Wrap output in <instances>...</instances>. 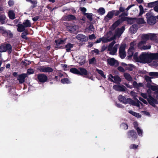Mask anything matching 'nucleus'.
I'll use <instances>...</instances> for the list:
<instances>
[{
	"label": "nucleus",
	"instance_id": "obj_1",
	"mask_svg": "<svg viewBox=\"0 0 158 158\" xmlns=\"http://www.w3.org/2000/svg\"><path fill=\"white\" fill-rule=\"evenodd\" d=\"M152 60H158V53L142 52L139 56V61L143 63H148Z\"/></svg>",
	"mask_w": 158,
	"mask_h": 158
},
{
	"label": "nucleus",
	"instance_id": "obj_2",
	"mask_svg": "<svg viewBox=\"0 0 158 158\" xmlns=\"http://www.w3.org/2000/svg\"><path fill=\"white\" fill-rule=\"evenodd\" d=\"M124 30L125 28L124 27H122L121 28L117 29L115 31V32L113 36L110 38H109L108 37H103L102 38V42L103 43H107L110 42L117 38H119L123 33Z\"/></svg>",
	"mask_w": 158,
	"mask_h": 158
},
{
	"label": "nucleus",
	"instance_id": "obj_3",
	"mask_svg": "<svg viewBox=\"0 0 158 158\" xmlns=\"http://www.w3.org/2000/svg\"><path fill=\"white\" fill-rule=\"evenodd\" d=\"M115 43L114 41H113L110 43L107 48L108 50L110 52V53L112 55L115 54L117 52V49L119 46V44H117L113 47Z\"/></svg>",
	"mask_w": 158,
	"mask_h": 158
},
{
	"label": "nucleus",
	"instance_id": "obj_4",
	"mask_svg": "<svg viewBox=\"0 0 158 158\" xmlns=\"http://www.w3.org/2000/svg\"><path fill=\"white\" fill-rule=\"evenodd\" d=\"M147 23L150 25H153L156 23V19L151 11L147 13L146 15Z\"/></svg>",
	"mask_w": 158,
	"mask_h": 158
},
{
	"label": "nucleus",
	"instance_id": "obj_5",
	"mask_svg": "<svg viewBox=\"0 0 158 158\" xmlns=\"http://www.w3.org/2000/svg\"><path fill=\"white\" fill-rule=\"evenodd\" d=\"M135 44V43L134 42H132L130 44V47L127 52V57L128 58V59L131 58L132 57L133 54L134 52V46Z\"/></svg>",
	"mask_w": 158,
	"mask_h": 158
},
{
	"label": "nucleus",
	"instance_id": "obj_6",
	"mask_svg": "<svg viewBox=\"0 0 158 158\" xmlns=\"http://www.w3.org/2000/svg\"><path fill=\"white\" fill-rule=\"evenodd\" d=\"M126 47L125 44H122L119 49V54L120 57L122 59L124 58L126 56V53L125 49Z\"/></svg>",
	"mask_w": 158,
	"mask_h": 158
},
{
	"label": "nucleus",
	"instance_id": "obj_7",
	"mask_svg": "<svg viewBox=\"0 0 158 158\" xmlns=\"http://www.w3.org/2000/svg\"><path fill=\"white\" fill-rule=\"evenodd\" d=\"M108 78L110 81L116 83H119L121 81V78L118 76H113L111 74L108 76Z\"/></svg>",
	"mask_w": 158,
	"mask_h": 158
},
{
	"label": "nucleus",
	"instance_id": "obj_8",
	"mask_svg": "<svg viewBox=\"0 0 158 158\" xmlns=\"http://www.w3.org/2000/svg\"><path fill=\"white\" fill-rule=\"evenodd\" d=\"M78 74L82 76L85 75V77L92 79L91 77H89V73H88L87 70L84 68H80L79 69Z\"/></svg>",
	"mask_w": 158,
	"mask_h": 158
},
{
	"label": "nucleus",
	"instance_id": "obj_9",
	"mask_svg": "<svg viewBox=\"0 0 158 158\" xmlns=\"http://www.w3.org/2000/svg\"><path fill=\"white\" fill-rule=\"evenodd\" d=\"M142 38L144 40L150 39L152 40H155L156 38V35L153 34H144L142 35Z\"/></svg>",
	"mask_w": 158,
	"mask_h": 158
},
{
	"label": "nucleus",
	"instance_id": "obj_10",
	"mask_svg": "<svg viewBox=\"0 0 158 158\" xmlns=\"http://www.w3.org/2000/svg\"><path fill=\"white\" fill-rule=\"evenodd\" d=\"M119 101L124 104L130 103L131 101V99L130 98L126 99L122 95H119L118 97Z\"/></svg>",
	"mask_w": 158,
	"mask_h": 158
},
{
	"label": "nucleus",
	"instance_id": "obj_11",
	"mask_svg": "<svg viewBox=\"0 0 158 158\" xmlns=\"http://www.w3.org/2000/svg\"><path fill=\"white\" fill-rule=\"evenodd\" d=\"M127 135L128 137L132 140H135L137 138L136 133L132 130L129 131Z\"/></svg>",
	"mask_w": 158,
	"mask_h": 158
},
{
	"label": "nucleus",
	"instance_id": "obj_12",
	"mask_svg": "<svg viewBox=\"0 0 158 158\" xmlns=\"http://www.w3.org/2000/svg\"><path fill=\"white\" fill-rule=\"evenodd\" d=\"M39 70L42 72H50L53 71V69L50 67L42 66L39 68Z\"/></svg>",
	"mask_w": 158,
	"mask_h": 158
},
{
	"label": "nucleus",
	"instance_id": "obj_13",
	"mask_svg": "<svg viewBox=\"0 0 158 158\" xmlns=\"http://www.w3.org/2000/svg\"><path fill=\"white\" fill-rule=\"evenodd\" d=\"M76 38L81 41H86L88 40L87 37L82 34H79L76 36Z\"/></svg>",
	"mask_w": 158,
	"mask_h": 158
},
{
	"label": "nucleus",
	"instance_id": "obj_14",
	"mask_svg": "<svg viewBox=\"0 0 158 158\" xmlns=\"http://www.w3.org/2000/svg\"><path fill=\"white\" fill-rule=\"evenodd\" d=\"M107 62L111 65L117 66L118 64V61L114 58H110L108 59Z\"/></svg>",
	"mask_w": 158,
	"mask_h": 158
},
{
	"label": "nucleus",
	"instance_id": "obj_15",
	"mask_svg": "<svg viewBox=\"0 0 158 158\" xmlns=\"http://www.w3.org/2000/svg\"><path fill=\"white\" fill-rule=\"evenodd\" d=\"M10 49V45L8 44H4L0 46V52H4Z\"/></svg>",
	"mask_w": 158,
	"mask_h": 158
},
{
	"label": "nucleus",
	"instance_id": "obj_16",
	"mask_svg": "<svg viewBox=\"0 0 158 158\" xmlns=\"http://www.w3.org/2000/svg\"><path fill=\"white\" fill-rule=\"evenodd\" d=\"M38 78L40 82H44L47 80V77L44 74H40L38 75Z\"/></svg>",
	"mask_w": 158,
	"mask_h": 158
},
{
	"label": "nucleus",
	"instance_id": "obj_17",
	"mask_svg": "<svg viewBox=\"0 0 158 158\" xmlns=\"http://www.w3.org/2000/svg\"><path fill=\"white\" fill-rule=\"evenodd\" d=\"M27 76L26 73H23L19 75L18 77V80L20 83H23L25 81V78Z\"/></svg>",
	"mask_w": 158,
	"mask_h": 158
},
{
	"label": "nucleus",
	"instance_id": "obj_18",
	"mask_svg": "<svg viewBox=\"0 0 158 158\" xmlns=\"http://www.w3.org/2000/svg\"><path fill=\"white\" fill-rule=\"evenodd\" d=\"M114 89L116 90L123 91L125 90V87L123 85H115L113 86Z\"/></svg>",
	"mask_w": 158,
	"mask_h": 158
},
{
	"label": "nucleus",
	"instance_id": "obj_19",
	"mask_svg": "<svg viewBox=\"0 0 158 158\" xmlns=\"http://www.w3.org/2000/svg\"><path fill=\"white\" fill-rule=\"evenodd\" d=\"M148 101L149 103L153 106H155V104H157V100L153 98L152 97L148 98Z\"/></svg>",
	"mask_w": 158,
	"mask_h": 158
},
{
	"label": "nucleus",
	"instance_id": "obj_20",
	"mask_svg": "<svg viewBox=\"0 0 158 158\" xmlns=\"http://www.w3.org/2000/svg\"><path fill=\"white\" fill-rule=\"evenodd\" d=\"M112 10L109 12L107 15L105 16L104 19L106 21H108L114 15Z\"/></svg>",
	"mask_w": 158,
	"mask_h": 158
},
{
	"label": "nucleus",
	"instance_id": "obj_21",
	"mask_svg": "<svg viewBox=\"0 0 158 158\" xmlns=\"http://www.w3.org/2000/svg\"><path fill=\"white\" fill-rule=\"evenodd\" d=\"M136 18H128L126 17L124 18V20L127 21V23L130 24H132L134 22H136Z\"/></svg>",
	"mask_w": 158,
	"mask_h": 158
},
{
	"label": "nucleus",
	"instance_id": "obj_22",
	"mask_svg": "<svg viewBox=\"0 0 158 158\" xmlns=\"http://www.w3.org/2000/svg\"><path fill=\"white\" fill-rule=\"evenodd\" d=\"M138 28V27L136 25H132L130 28V31L132 33H135Z\"/></svg>",
	"mask_w": 158,
	"mask_h": 158
},
{
	"label": "nucleus",
	"instance_id": "obj_23",
	"mask_svg": "<svg viewBox=\"0 0 158 158\" xmlns=\"http://www.w3.org/2000/svg\"><path fill=\"white\" fill-rule=\"evenodd\" d=\"M68 29L71 32H73L77 29L78 27L76 26H69L68 27Z\"/></svg>",
	"mask_w": 158,
	"mask_h": 158
},
{
	"label": "nucleus",
	"instance_id": "obj_24",
	"mask_svg": "<svg viewBox=\"0 0 158 158\" xmlns=\"http://www.w3.org/2000/svg\"><path fill=\"white\" fill-rule=\"evenodd\" d=\"M147 87L148 89H150L153 91H157L158 90V87L156 85H152L149 84L147 85Z\"/></svg>",
	"mask_w": 158,
	"mask_h": 158
},
{
	"label": "nucleus",
	"instance_id": "obj_25",
	"mask_svg": "<svg viewBox=\"0 0 158 158\" xmlns=\"http://www.w3.org/2000/svg\"><path fill=\"white\" fill-rule=\"evenodd\" d=\"M129 112L133 115L136 117L138 118H139L141 117V115L139 113H136L132 110L129 111Z\"/></svg>",
	"mask_w": 158,
	"mask_h": 158
},
{
	"label": "nucleus",
	"instance_id": "obj_26",
	"mask_svg": "<svg viewBox=\"0 0 158 158\" xmlns=\"http://www.w3.org/2000/svg\"><path fill=\"white\" fill-rule=\"evenodd\" d=\"M75 19L74 16L72 15H69L65 16L64 19L66 20H71Z\"/></svg>",
	"mask_w": 158,
	"mask_h": 158
},
{
	"label": "nucleus",
	"instance_id": "obj_27",
	"mask_svg": "<svg viewBox=\"0 0 158 158\" xmlns=\"http://www.w3.org/2000/svg\"><path fill=\"white\" fill-rule=\"evenodd\" d=\"M130 104L134 106H135L138 107H139L140 106V104H142V103L138 100H137V102H136L133 101L132 99L131 101L130 102Z\"/></svg>",
	"mask_w": 158,
	"mask_h": 158
},
{
	"label": "nucleus",
	"instance_id": "obj_28",
	"mask_svg": "<svg viewBox=\"0 0 158 158\" xmlns=\"http://www.w3.org/2000/svg\"><path fill=\"white\" fill-rule=\"evenodd\" d=\"M73 44L69 43L67 44L65 46L66 51L67 52H69L71 50V49L72 48L73 46Z\"/></svg>",
	"mask_w": 158,
	"mask_h": 158
},
{
	"label": "nucleus",
	"instance_id": "obj_29",
	"mask_svg": "<svg viewBox=\"0 0 158 158\" xmlns=\"http://www.w3.org/2000/svg\"><path fill=\"white\" fill-rule=\"evenodd\" d=\"M122 65L123 66L126 65L127 67L126 68H127V69H128V70H131V71L132 70L133 68L134 67V65H133L131 64H128V65H127L125 63H122Z\"/></svg>",
	"mask_w": 158,
	"mask_h": 158
},
{
	"label": "nucleus",
	"instance_id": "obj_30",
	"mask_svg": "<svg viewBox=\"0 0 158 158\" xmlns=\"http://www.w3.org/2000/svg\"><path fill=\"white\" fill-rule=\"evenodd\" d=\"M25 27L22 24H20L18 25V31L19 32H22L25 30Z\"/></svg>",
	"mask_w": 158,
	"mask_h": 158
},
{
	"label": "nucleus",
	"instance_id": "obj_31",
	"mask_svg": "<svg viewBox=\"0 0 158 158\" xmlns=\"http://www.w3.org/2000/svg\"><path fill=\"white\" fill-rule=\"evenodd\" d=\"M79 63L81 65L83 64L85 62V60L84 56H81L80 57L78 60Z\"/></svg>",
	"mask_w": 158,
	"mask_h": 158
},
{
	"label": "nucleus",
	"instance_id": "obj_32",
	"mask_svg": "<svg viewBox=\"0 0 158 158\" xmlns=\"http://www.w3.org/2000/svg\"><path fill=\"white\" fill-rule=\"evenodd\" d=\"M55 42L56 44V45H57L56 47L57 48H60V47L59 46V45L61 44H63L64 43V41L59 39L58 40H55Z\"/></svg>",
	"mask_w": 158,
	"mask_h": 158
},
{
	"label": "nucleus",
	"instance_id": "obj_33",
	"mask_svg": "<svg viewBox=\"0 0 158 158\" xmlns=\"http://www.w3.org/2000/svg\"><path fill=\"white\" fill-rule=\"evenodd\" d=\"M84 15L86 16L87 18L90 21L92 20L93 15L92 13H84Z\"/></svg>",
	"mask_w": 158,
	"mask_h": 158
},
{
	"label": "nucleus",
	"instance_id": "obj_34",
	"mask_svg": "<svg viewBox=\"0 0 158 158\" xmlns=\"http://www.w3.org/2000/svg\"><path fill=\"white\" fill-rule=\"evenodd\" d=\"M124 76L125 79L128 81H131L132 80V78L130 75L127 73H125Z\"/></svg>",
	"mask_w": 158,
	"mask_h": 158
},
{
	"label": "nucleus",
	"instance_id": "obj_35",
	"mask_svg": "<svg viewBox=\"0 0 158 158\" xmlns=\"http://www.w3.org/2000/svg\"><path fill=\"white\" fill-rule=\"evenodd\" d=\"M136 130H137L138 135L142 137L143 135V131L139 127H137Z\"/></svg>",
	"mask_w": 158,
	"mask_h": 158
},
{
	"label": "nucleus",
	"instance_id": "obj_36",
	"mask_svg": "<svg viewBox=\"0 0 158 158\" xmlns=\"http://www.w3.org/2000/svg\"><path fill=\"white\" fill-rule=\"evenodd\" d=\"M120 23V22L118 21L115 22L110 27L111 30L114 29Z\"/></svg>",
	"mask_w": 158,
	"mask_h": 158
},
{
	"label": "nucleus",
	"instance_id": "obj_37",
	"mask_svg": "<svg viewBox=\"0 0 158 158\" xmlns=\"http://www.w3.org/2000/svg\"><path fill=\"white\" fill-rule=\"evenodd\" d=\"M70 72L73 73L78 74L79 70L76 68H72L70 69Z\"/></svg>",
	"mask_w": 158,
	"mask_h": 158
},
{
	"label": "nucleus",
	"instance_id": "obj_38",
	"mask_svg": "<svg viewBox=\"0 0 158 158\" xmlns=\"http://www.w3.org/2000/svg\"><path fill=\"white\" fill-rule=\"evenodd\" d=\"M23 24L25 27H28L31 26V23L28 20H27L25 21L23 23Z\"/></svg>",
	"mask_w": 158,
	"mask_h": 158
},
{
	"label": "nucleus",
	"instance_id": "obj_39",
	"mask_svg": "<svg viewBox=\"0 0 158 158\" xmlns=\"http://www.w3.org/2000/svg\"><path fill=\"white\" fill-rule=\"evenodd\" d=\"M61 82L63 84H69L71 83L70 81L67 78H64L61 79Z\"/></svg>",
	"mask_w": 158,
	"mask_h": 158
},
{
	"label": "nucleus",
	"instance_id": "obj_40",
	"mask_svg": "<svg viewBox=\"0 0 158 158\" xmlns=\"http://www.w3.org/2000/svg\"><path fill=\"white\" fill-rule=\"evenodd\" d=\"M138 53L137 52L134 53L132 56L133 57L134 59L136 61L139 62V57H138Z\"/></svg>",
	"mask_w": 158,
	"mask_h": 158
},
{
	"label": "nucleus",
	"instance_id": "obj_41",
	"mask_svg": "<svg viewBox=\"0 0 158 158\" xmlns=\"http://www.w3.org/2000/svg\"><path fill=\"white\" fill-rule=\"evenodd\" d=\"M133 86L136 88H139L140 87H142L143 85L142 84L139 83H137L136 82L134 81L133 83Z\"/></svg>",
	"mask_w": 158,
	"mask_h": 158
},
{
	"label": "nucleus",
	"instance_id": "obj_42",
	"mask_svg": "<svg viewBox=\"0 0 158 158\" xmlns=\"http://www.w3.org/2000/svg\"><path fill=\"white\" fill-rule=\"evenodd\" d=\"M136 22L139 24H143L145 23V22L143 18H139L136 19Z\"/></svg>",
	"mask_w": 158,
	"mask_h": 158
},
{
	"label": "nucleus",
	"instance_id": "obj_43",
	"mask_svg": "<svg viewBox=\"0 0 158 158\" xmlns=\"http://www.w3.org/2000/svg\"><path fill=\"white\" fill-rule=\"evenodd\" d=\"M98 12L100 15H103L105 14V10L104 8L101 7L98 10Z\"/></svg>",
	"mask_w": 158,
	"mask_h": 158
},
{
	"label": "nucleus",
	"instance_id": "obj_44",
	"mask_svg": "<svg viewBox=\"0 0 158 158\" xmlns=\"http://www.w3.org/2000/svg\"><path fill=\"white\" fill-rule=\"evenodd\" d=\"M6 19V17L5 15H0V22H1L2 23H4Z\"/></svg>",
	"mask_w": 158,
	"mask_h": 158
},
{
	"label": "nucleus",
	"instance_id": "obj_45",
	"mask_svg": "<svg viewBox=\"0 0 158 158\" xmlns=\"http://www.w3.org/2000/svg\"><path fill=\"white\" fill-rule=\"evenodd\" d=\"M139 7L140 9V12L139 14V15L141 16L144 13L143 8L142 6L141 5H140L139 6Z\"/></svg>",
	"mask_w": 158,
	"mask_h": 158
},
{
	"label": "nucleus",
	"instance_id": "obj_46",
	"mask_svg": "<svg viewBox=\"0 0 158 158\" xmlns=\"http://www.w3.org/2000/svg\"><path fill=\"white\" fill-rule=\"evenodd\" d=\"M158 1L155 2H151L148 4V6L149 7H152L155 6L156 3H158Z\"/></svg>",
	"mask_w": 158,
	"mask_h": 158
},
{
	"label": "nucleus",
	"instance_id": "obj_47",
	"mask_svg": "<svg viewBox=\"0 0 158 158\" xmlns=\"http://www.w3.org/2000/svg\"><path fill=\"white\" fill-rule=\"evenodd\" d=\"M150 76L152 77H158V72H151L149 73Z\"/></svg>",
	"mask_w": 158,
	"mask_h": 158
},
{
	"label": "nucleus",
	"instance_id": "obj_48",
	"mask_svg": "<svg viewBox=\"0 0 158 158\" xmlns=\"http://www.w3.org/2000/svg\"><path fill=\"white\" fill-rule=\"evenodd\" d=\"M121 128L125 130L127 129L128 127L127 125L125 123H122L120 126Z\"/></svg>",
	"mask_w": 158,
	"mask_h": 158
},
{
	"label": "nucleus",
	"instance_id": "obj_49",
	"mask_svg": "<svg viewBox=\"0 0 158 158\" xmlns=\"http://www.w3.org/2000/svg\"><path fill=\"white\" fill-rule=\"evenodd\" d=\"M145 41L144 40H143L139 42L138 44V47L139 48H140L142 49V47H143L142 46L145 43Z\"/></svg>",
	"mask_w": 158,
	"mask_h": 158
},
{
	"label": "nucleus",
	"instance_id": "obj_50",
	"mask_svg": "<svg viewBox=\"0 0 158 158\" xmlns=\"http://www.w3.org/2000/svg\"><path fill=\"white\" fill-rule=\"evenodd\" d=\"M96 70L97 72L99 74H100L102 77L104 78H106L105 75H104L103 73L102 70L97 69H96Z\"/></svg>",
	"mask_w": 158,
	"mask_h": 158
},
{
	"label": "nucleus",
	"instance_id": "obj_51",
	"mask_svg": "<svg viewBox=\"0 0 158 158\" xmlns=\"http://www.w3.org/2000/svg\"><path fill=\"white\" fill-rule=\"evenodd\" d=\"M141 113L148 117H150L151 116L149 112L146 110L142 111H141Z\"/></svg>",
	"mask_w": 158,
	"mask_h": 158
},
{
	"label": "nucleus",
	"instance_id": "obj_52",
	"mask_svg": "<svg viewBox=\"0 0 158 158\" xmlns=\"http://www.w3.org/2000/svg\"><path fill=\"white\" fill-rule=\"evenodd\" d=\"M15 18V13L13 11H10V19H14Z\"/></svg>",
	"mask_w": 158,
	"mask_h": 158
},
{
	"label": "nucleus",
	"instance_id": "obj_53",
	"mask_svg": "<svg viewBox=\"0 0 158 158\" xmlns=\"http://www.w3.org/2000/svg\"><path fill=\"white\" fill-rule=\"evenodd\" d=\"M151 90H152L149 89H148L147 90V92L148 95V98L152 97V91Z\"/></svg>",
	"mask_w": 158,
	"mask_h": 158
},
{
	"label": "nucleus",
	"instance_id": "obj_54",
	"mask_svg": "<svg viewBox=\"0 0 158 158\" xmlns=\"http://www.w3.org/2000/svg\"><path fill=\"white\" fill-rule=\"evenodd\" d=\"M22 62L23 64L25 65H27L30 64V62L27 60H25L24 61H23Z\"/></svg>",
	"mask_w": 158,
	"mask_h": 158
},
{
	"label": "nucleus",
	"instance_id": "obj_55",
	"mask_svg": "<svg viewBox=\"0 0 158 158\" xmlns=\"http://www.w3.org/2000/svg\"><path fill=\"white\" fill-rule=\"evenodd\" d=\"M96 60L95 58L93 57L89 60V64H94Z\"/></svg>",
	"mask_w": 158,
	"mask_h": 158
},
{
	"label": "nucleus",
	"instance_id": "obj_56",
	"mask_svg": "<svg viewBox=\"0 0 158 158\" xmlns=\"http://www.w3.org/2000/svg\"><path fill=\"white\" fill-rule=\"evenodd\" d=\"M130 94L134 97V98H136L137 96L136 93L133 91H131V92Z\"/></svg>",
	"mask_w": 158,
	"mask_h": 158
},
{
	"label": "nucleus",
	"instance_id": "obj_57",
	"mask_svg": "<svg viewBox=\"0 0 158 158\" xmlns=\"http://www.w3.org/2000/svg\"><path fill=\"white\" fill-rule=\"evenodd\" d=\"M27 2H29L33 4V7H34L35 6V4H36V2L35 1H32L31 0H26Z\"/></svg>",
	"mask_w": 158,
	"mask_h": 158
},
{
	"label": "nucleus",
	"instance_id": "obj_58",
	"mask_svg": "<svg viewBox=\"0 0 158 158\" xmlns=\"http://www.w3.org/2000/svg\"><path fill=\"white\" fill-rule=\"evenodd\" d=\"M34 70L31 69H28L27 70V73L28 74H31L33 73Z\"/></svg>",
	"mask_w": 158,
	"mask_h": 158
},
{
	"label": "nucleus",
	"instance_id": "obj_59",
	"mask_svg": "<svg viewBox=\"0 0 158 158\" xmlns=\"http://www.w3.org/2000/svg\"><path fill=\"white\" fill-rule=\"evenodd\" d=\"M151 47V46L150 45H146V46H143L142 47V49L144 50H147L148 49L150 48Z\"/></svg>",
	"mask_w": 158,
	"mask_h": 158
},
{
	"label": "nucleus",
	"instance_id": "obj_60",
	"mask_svg": "<svg viewBox=\"0 0 158 158\" xmlns=\"http://www.w3.org/2000/svg\"><path fill=\"white\" fill-rule=\"evenodd\" d=\"M138 147V145L133 144L130 145V149H136Z\"/></svg>",
	"mask_w": 158,
	"mask_h": 158
},
{
	"label": "nucleus",
	"instance_id": "obj_61",
	"mask_svg": "<svg viewBox=\"0 0 158 158\" xmlns=\"http://www.w3.org/2000/svg\"><path fill=\"white\" fill-rule=\"evenodd\" d=\"M112 11H114L113 12V13L114 14V15H115L116 16L118 15L120 13V11H119L118 10H112Z\"/></svg>",
	"mask_w": 158,
	"mask_h": 158
},
{
	"label": "nucleus",
	"instance_id": "obj_62",
	"mask_svg": "<svg viewBox=\"0 0 158 158\" xmlns=\"http://www.w3.org/2000/svg\"><path fill=\"white\" fill-rule=\"evenodd\" d=\"M0 32L3 34H6V33H7L6 31L4 30V28L2 27H0Z\"/></svg>",
	"mask_w": 158,
	"mask_h": 158
},
{
	"label": "nucleus",
	"instance_id": "obj_63",
	"mask_svg": "<svg viewBox=\"0 0 158 158\" xmlns=\"http://www.w3.org/2000/svg\"><path fill=\"white\" fill-rule=\"evenodd\" d=\"M139 99L142 102L144 103L145 104H148V102H147V101L146 100H145L144 99H143L142 98H141V97H139Z\"/></svg>",
	"mask_w": 158,
	"mask_h": 158
},
{
	"label": "nucleus",
	"instance_id": "obj_64",
	"mask_svg": "<svg viewBox=\"0 0 158 158\" xmlns=\"http://www.w3.org/2000/svg\"><path fill=\"white\" fill-rule=\"evenodd\" d=\"M96 38L95 35L94 34L89 35V38L90 40L94 39Z\"/></svg>",
	"mask_w": 158,
	"mask_h": 158
}]
</instances>
